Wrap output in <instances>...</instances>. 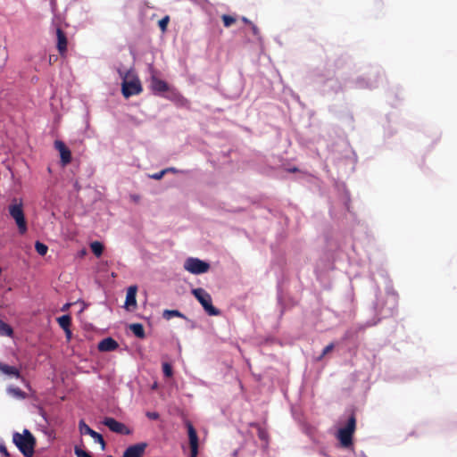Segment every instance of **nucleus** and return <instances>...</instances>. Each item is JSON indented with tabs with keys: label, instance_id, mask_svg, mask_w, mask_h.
Masks as SVG:
<instances>
[{
	"label": "nucleus",
	"instance_id": "obj_1",
	"mask_svg": "<svg viewBox=\"0 0 457 457\" xmlns=\"http://www.w3.org/2000/svg\"><path fill=\"white\" fill-rule=\"evenodd\" d=\"M12 441L25 457L33 456L36 439L28 429H24L22 434L15 432Z\"/></svg>",
	"mask_w": 457,
	"mask_h": 457
},
{
	"label": "nucleus",
	"instance_id": "obj_2",
	"mask_svg": "<svg viewBox=\"0 0 457 457\" xmlns=\"http://www.w3.org/2000/svg\"><path fill=\"white\" fill-rule=\"evenodd\" d=\"M192 294L210 316H218L220 314V310L212 305L211 295L207 293L204 288H195L192 290Z\"/></svg>",
	"mask_w": 457,
	"mask_h": 457
},
{
	"label": "nucleus",
	"instance_id": "obj_3",
	"mask_svg": "<svg viewBox=\"0 0 457 457\" xmlns=\"http://www.w3.org/2000/svg\"><path fill=\"white\" fill-rule=\"evenodd\" d=\"M356 428V419L354 414H352L347 421L345 427L341 428L337 433V438L343 447H349L353 445V435Z\"/></svg>",
	"mask_w": 457,
	"mask_h": 457
},
{
	"label": "nucleus",
	"instance_id": "obj_4",
	"mask_svg": "<svg viewBox=\"0 0 457 457\" xmlns=\"http://www.w3.org/2000/svg\"><path fill=\"white\" fill-rule=\"evenodd\" d=\"M121 86L122 95L126 98H129V96L135 95H138L143 90L139 79L135 76H130L129 72L123 78Z\"/></svg>",
	"mask_w": 457,
	"mask_h": 457
},
{
	"label": "nucleus",
	"instance_id": "obj_5",
	"mask_svg": "<svg viewBox=\"0 0 457 457\" xmlns=\"http://www.w3.org/2000/svg\"><path fill=\"white\" fill-rule=\"evenodd\" d=\"M9 213L10 216L15 220L16 225L18 227L19 233L23 235L27 232V221L25 219V214L23 212L22 203H12L9 205Z\"/></svg>",
	"mask_w": 457,
	"mask_h": 457
},
{
	"label": "nucleus",
	"instance_id": "obj_6",
	"mask_svg": "<svg viewBox=\"0 0 457 457\" xmlns=\"http://www.w3.org/2000/svg\"><path fill=\"white\" fill-rule=\"evenodd\" d=\"M184 269L192 274H203L210 270V264L198 258L189 257L184 262Z\"/></svg>",
	"mask_w": 457,
	"mask_h": 457
},
{
	"label": "nucleus",
	"instance_id": "obj_7",
	"mask_svg": "<svg viewBox=\"0 0 457 457\" xmlns=\"http://www.w3.org/2000/svg\"><path fill=\"white\" fill-rule=\"evenodd\" d=\"M186 427L187 428V435H188L189 447H190L189 457H197L198 447H199V438H198L196 430L190 421L186 422Z\"/></svg>",
	"mask_w": 457,
	"mask_h": 457
},
{
	"label": "nucleus",
	"instance_id": "obj_8",
	"mask_svg": "<svg viewBox=\"0 0 457 457\" xmlns=\"http://www.w3.org/2000/svg\"><path fill=\"white\" fill-rule=\"evenodd\" d=\"M103 424L106 426L111 431L122 434V435H129V429L121 422L116 420L113 418L106 417L103 420Z\"/></svg>",
	"mask_w": 457,
	"mask_h": 457
},
{
	"label": "nucleus",
	"instance_id": "obj_9",
	"mask_svg": "<svg viewBox=\"0 0 457 457\" xmlns=\"http://www.w3.org/2000/svg\"><path fill=\"white\" fill-rule=\"evenodd\" d=\"M79 428L81 434L89 435L96 443H98L102 446V450L105 448V441L101 434L93 430L89 426H87L84 420H80L79 423Z\"/></svg>",
	"mask_w": 457,
	"mask_h": 457
},
{
	"label": "nucleus",
	"instance_id": "obj_10",
	"mask_svg": "<svg viewBox=\"0 0 457 457\" xmlns=\"http://www.w3.org/2000/svg\"><path fill=\"white\" fill-rule=\"evenodd\" d=\"M54 147L60 153L62 165L69 164L71 162V152L66 145L61 140H55Z\"/></svg>",
	"mask_w": 457,
	"mask_h": 457
},
{
	"label": "nucleus",
	"instance_id": "obj_11",
	"mask_svg": "<svg viewBox=\"0 0 457 457\" xmlns=\"http://www.w3.org/2000/svg\"><path fill=\"white\" fill-rule=\"evenodd\" d=\"M146 447V443H139L130 445L125 450L122 457H142Z\"/></svg>",
	"mask_w": 457,
	"mask_h": 457
},
{
	"label": "nucleus",
	"instance_id": "obj_12",
	"mask_svg": "<svg viewBox=\"0 0 457 457\" xmlns=\"http://www.w3.org/2000/svg\"><path fill=\"white\" fill-rule=\"evenodd\" d=\"M57 44L56 47L61 56H65L67 53L68 39L66 34L61 28L56 29Z\"/></svg>",
	"mask_w": 457,
	"mask_h": 457
},
{
	"label": "nucleus",
	"instance_id": "obj_13",
	"mask_svg": "<svg viewBox=\"0 0 457 457\" xmlns=\"http://www.w3.org/2000/svg\"><path fill=\"white\" fill-rule=\"evenodd\" d=\"M137 287L131 286L128 288L127 295H126V301H125V307L128 310H130L131 307L135 308L137 306Z\"/></svg>",
	"mask_w": 457,
	"mask_h": 457
},
{
	"label": "nucleus",
	"instance_id": "obj_14",
	"mask_svg": "<svg viewBox=\"0 0 457 457\" xmlns=\"http://www.w3.org/2000/svg\"><path fill=\"white\" fill-rule=\"evenodd\" d=\"M119 346L118 343L112 337H107L100 341L98 344V350L101 352H111L117 349Z\"/></svg>",
	"mask_w": 457,
	"mask_h": 457
},
{
	"label": "nucleus",
	"instance_id": "obj_15",
	"mask_svg": "<svg viewBox=\"0 0 457 457\" xmlns=\"http://www.w3.org/2000/svg\"><path fill=\"white\" fill-rule=\"evenodd\" d=\"M152 90L155 93H164L169 90L168 84L156 77H153L151 80Z\"/></svg>",
	"mask_w": 457,
	"mask_h": 457
},
{
	"label": "nucleus",
	"instance_id": "obj_16",
	"mask_svg": "<svg viewBox=\"0 0 457 457\" xmlns=\"http://www.w3.org/2000/svg\"><path fill=\"white\" fill-rule=\"evenodd\" d=\"M0 371L5 375L12 376L16 378H21V372L17 368L4 364L1 361H0Z\"/></svg>",
	"mask_w": 457,
	"mask_h": 457
},
{
	"label": "nucleus",
	"instance_id": "obj_17",
	"mask_svg": "<svg viewBox=\"0 0 457 457\" xmlns=\"http://www.w3.org/2000/svg\"><path fill=\"white\" fill-rule=\"evenodd\" d=\"M129 329L131 330V332L138 338H145V329H144V327L141 323H132L129 325Z\"/></svg>",
	"mask_w": 457,
	"mask_h": 457
},
{
	"label": "nucleus",
	"instance_id": "obj_18",
	"mask_svg": "<svg viewBox=\"0 0 457 457\" xmlns=\"http://www.w3.org/2000/svg\"><path fill=\"white\" fill-rule=\"evenodd\" d=\"M57 322L63 330H68L71 325V318L70 315H62L57 319Z\"/></svg>",
	"mask_w": 457,
	"mask_h": 457
},
{
	"label": "nucleus",
	"instance_id": "obj_19",
	"mask_svg": "<svg viewBox=\"0 0 457 457\" xmlns=\"http://www.w3.org/2000/svg\"><path fill=\"white\" fill-rule=\"evenodd\" d=\"M90 248H91V251L93 252V253L96 257H100L102 255V253H103V251H104V245L99 241L92 242L90 244Z\"/></svg>",
	"mask_w": 457,
	"mask_h": 457
},
{
	"label": "nucleus",
	"instance_id": "obj_20",
	"mask_svg": "<svg viewBox=\"0 0 457 457\" xmlns=\"http://www.w3.org/2000/svg\"><path fill=\"white\" fill-rule=\"evenodd\" d=\"M12 333L11 326L0 320V336L12 337Z\"/></svg>",
	"mask_w": 457,
	"mask_h": 457
},
{
	"label": "nucleus",
	"instance_id": "obj_21",
	"mask_svg": "<svg viewBox=\"0 0 457 457\" xmlns=\"http://www.w3.org/2000/svg\"><path fill=\"white\" fill-rule=\"evenodd\" d=\"M162 317L166 320H170L172 317L184 318V315L178 310H164Z\"/></svg>",
	"mask_w": 457,
	"mask_h": 457
},
{
	"label": "nucleus",
	"instance_id": "obj_22",
	"mask_svg": "<svg viewBox=\"0 0 457 457\" xmlns=\"http://www.w3.org/2000/svg\"><path fill=\"white\" fill-rule=\"evenodd\" d=\"M35 249L39 255L44 256L46 254L48 247L46 245L37 241L35 244Z\"/></svg>",
	"mask_w": 457,
	"mask_h": 457
},
{
	"label": "nucleus",
	"instance_id": "obj_23",
	"mask_svg": "<svg viewBox=\"0 0 457 457\" xmlns=\"http://www.w3.org/2000/svg\"><path fill=\"white\" fill-rule=\"evenodd\" d=\"M221 19L223 21L224 26L227 28L230 27L232 24L236 22V18L228 14H223L221 16Z\"/></svg>",
	"mask_w": 457,
	"mask_h": 457
},
{
	"label": "nucleus",
	"instance_id": "obj_24",
	"mask_svg": "<svg viewBox=\"0 0 457 457\" xmlns=\"http://www.w3.org/2000/svg\"><path fill=\"white\" fill-rule=\"evenodd\" d=\"M162 371L165 377L170 378L173 375L172 367L170 363L164 362L162 364Z\"/></svg>",
	"mask_w": 457,
	"mask_h": 457
},
{
	"label": "nucleus",
	"instance_id": "obj_25",
	"mask_svg": "<svg viewBox=\"0 0 457 457\" xmlns=\"http://www.w3.org/2000/svg\"><path fill=\"white\" fill-rule=\"evenodd\" d=\"M74 453L77 457H92L89 453L79 446H75Z\"/></svg>",
	"mask_w": 457,
	"mask_h": 457
},
{
	"label": "nucleus",
	"instance_id": "obj_26",
	"mask_svg": "<svg viewBox=\"0 0 457 457\" xmlns=\"http://www.w3.org/2000/svg\"><path fill=\"white\" fill-rule=\"evenodd\" d=\"M170 18L169 16H165L162 19H161L158 22L159 27L162 31H165L169 23Z\"/></svg>",
	"mask_w": 457,
	"mask_h": 457
},
{
	"label": "nucleus",
	"instance_id": "obj_27",
	"mask_svg": "<svg viewBox=\"0 0 457 457\" xmlns=\"http://www.w3.org/2000/svg\"><path fill=\"white\" fill-rule=\"evenodd\" d=\"M166 172H168V170H162L157 173L150 175V178L158 180L161 179Z\"/></svg>",
	"mask_w": 457,
	"mask_h": 457
},
{
	"label": "nucleus",
	"instance_id": "obj_28",
	"mask_svg": "<svg viewBox=\"0 0 457 457\" xmlns=\"http://www.w3.org/2000/svg\"><path fill=\"white\" fill-rule=\"evenodd\" d=\"M334 346H335V345H334V344H333V343H331V344H329L328 345H327V346L323 349L322 353H321V356H320V359H321V358H322V357H324L326 354H328L329 352H331V351L333 350Z\"/></svg>",
	"mask_w": 457,
	"mask_h": 457
},
{
	"label": "nucleus",
	"instance_id": "obj_29",
	"mask_svg": "<svg viewBox=\"0 0 457 457\" xmlns=\"http://www.w3.org/2000/svg\"><path fill=\"white\" fill-rule=\"evenodd\" d=\"M145 415L148 419L153 420H156L160 418L159 413L155 411H147Z\"/></svg>",
	"mask_w": 457,
	"mask_h": 457
},
{
	"label": "nucleus",
	"instance_id": "obj_30",
	"mask_svg": "<svg viewBox=\"0 0 457 457\" xmlns=\"http://www.w3.org/2000/svg\"><path fill=\"white\" fill-rule=\"evenodd\" d=\"M258 436L261 440H267V437H268V435H267V432L262 429V428H259L258 430Z\"/></svg>",
	"mask_w": 457,
	"mask_h": 457
},
{
	"label": "nucleus",
	"instance_id": "obj_31",
	"mask_svg": "<svg viewBox=\"0 0 457 457\" xmlns=\"http://www.w3.org/2000/svg\"><path fill=\"white\" fill-rule=\"evenodd\" d=\"M12 391L16 395H19V396H24V393L20 389V388H12Z\"/></svg>",
	"mask_w": 457,
	"mask_h": 457
},
{
	"label": "nucleus",
	"instance_id": "obj_32",
	"mask_svg": "<svg viewBox=\"0 0 457 457\" xmlns=\"http://www.w3.org/2000/svg\"><path fill=\"white\" fill-rule=\"evenodd\" d=\"M56 61H57V56L56 55H50L49 56V64H53Z\"/></svg>",
	"mask_w": 457,
	"mask_h": 457
},
{
	"label": "nucleus",
	"instance_id": "obj_33",
	"mask_svg": "<svg viewBox=\"0 0 457 457\" xmlns=\"http://www.w3.org/2000/svg\"><path fill=\"white\" fill-rule=\"evenodd\" d=\"M388 296L392 297V298L394 299V301H395V302H396V301H397V299H398V295H397V294H395V293H394V292H390V293H388Z\"/></svg>",
	"mask_w": 457,
	"mask_h": 457
},
{
	"label": "nucleus",
	"instance_id": "obj_34",
	"mask_svg": "<svg viewBox=\"0 0 457 457\" xmlns=\"http://www.w3.org/2000/svg\"><path fill=\"white\" fill-rule=\"evenodd\" d=\"M0 451H1L3 453H4L5 455H9V453H8V452H7V450H6V448H5L4 446H1V447H0Z\"/></svg>",
	"mask_w": 457,
	"mask_h": 457
},
{
	"label": "nucleus",
	"instance_id": "obj_35",
	"mask_svg": "<svg viewBox=\"0 0 457 457\" xmlns=\"http://www.w3.org/2000/svg\"><path fill=\"white\" fill-rule=\"evenodd\" d=\"M64 331H65V333H66L67 337H68V338H70V337H71V328H68V330H64Z\"/></svg>",
	"mask_w": 457,
	"mask_h": 457
},
{
	"label": "nucleus",
	"instance_id": "obj_36",
	"mask_svg": "<svg viewBox=\"0 0 457 457\" xmlns=\"http://www.w3.org/2000/svg\"><path fill=\"white\" fill-rule=\"evenodd\" d=\"M253 34H257V32H258V29L256 28L255 25H253Z\"/></svg>",
	"mask_w": 457,
	"mask_h": 457
},
{
	"label": "nucleus",
	"instance_id": "obj_37",
	"mask_svg": "<svg viewBox=\"0 0 457 457\" xmlns=\"http://www.w3.org/2000/svg\"><path fill=\"white\" fill-rule=\"evenodd\" d=\"M242 21H243L244 22H245V23H250V21H248V19H247V18H245V17H243V18H242Z\"/></svg>",
	"mask_w": 457,
	"mask_h": 457
},
{
	"label": "nucleus",
	"instance_id": "obj_38",
	"mask_svg": "<svg viewBox=\"0 0 457 457\" xmlns=\"http://www.w3.org/2000/svg\"><path fill=\"white\" fill-rule=\"evenodd\" d=\"M167 170H168V171H172V172L176 171L174 168H170V169H167Z\"/></svg>",
	"mask_w": 457,
	"mask_h": 457
},
{
	"label": "nucleus",
	"instance_id": "obj_39",
	"mask_svg": "<svg viewBox=\"0 0 457 457\" xmlns=\"http://www.w3.org/2000/svg\"><path fill=\"white\" fill-rule=\"evenodd\" d=\"M297 170H298L297 168H293V169L290 170L291 172H295Z\"/></svg>",
	"mask_w": 457,
	"mask_h": 457
},
{
	"label": "nucleus",
	"instance_id": "obj_40",
	"mask_svg": "<svg viewBox=\"0 0 457 457\" xmlns=\"http://www.w3.org/2000/svg\"><path fill=\"white\" fill-rule=\"evenodd\" d=\"M67 307H69V304H66L64 307H63V311L67 309Z\"/></svg>",
	"mask_w": 457,
	"mask_h": 457
}]
</instances>
